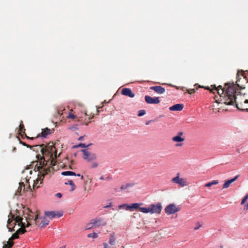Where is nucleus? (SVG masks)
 <instances>
[{
  "label": "nucleus",
  "mask_w": 248,
  "mask_h": 248,
  "mask_svg": "<svg viewBox=\"0 0 248 248\" xmlns=\"http://www.w3.org/2000/svg\"><path fill=\"white\" fill-rule=\"evenodd\" d=\"M30 173L31 174V170H30Z\"/></svg>",
  "instance_id": "58"
},
{
  "label": "nucleus",
  "mask_w": 248,
  "mask_h": 248,
  "mask_svg": "<svg viewBox=\"0 0 248 248\" xmlns=\"http://www.w3.org/2000/svg\"><path fill=\"white\" fill-rule=\"evenodd\" d=\"M91 224L94 225L95 227H100L105 226L107 224V222L104 218H98L91 220Z\"/></svg>",
  "instance_id": "9"
},
{
  "label": "nucleus",
  "mask_w": 248,
  "mask_h": 248,
  "mask_svg": "<svg viewBox=\"0 0 248 248\" xmlns=\"http://www.w3.org/2000/svg\"><path fill=\"white\" fill-rule=\"evenodd\" d=\"M67 117L70 119H74L76 117V116L73 114L69 113Z\"/></svg>",
  "instance_id": "35"
},
{
  "label": "nucleus",
  "mask_w": 248,
  "mask_h": 248,
  "mask_svg": "<svg viewBox=\"0 0 248 248\" xmlns=\"http://www.w3.org/2000/svg\"><path fill=\"white\" fill-rule=\"evenodd\" d=\"M248 199V194H247L242 199L241 204H243L247 201Z\"/></svg>",
  "instance_id": "33"
},
{
  "label": "nucleus",
  "mask_w": 248,
  "mask_h": 248,
  "mask_svg": "<svg viewBox=\"0 0 248 248\" xmlns=\"http://www.w3.org/2000/svg\"><path fill=\"white\" fill-rule=\"evenodd\" d=\"M49 220L47 219L46 217H39L38 224H36L41 228H44L49 224Z\"/></svg>",
  "instance_id": "13"
},
{
  "label": "nucleus",
  "mask_w": 248,
  "mask_h": 248,
  "mask_svg": "<svg viewBox=\"0 0 248 248\" xmlns=\"http://www.w3.org/2000/svg\"><path fill=\"white\" fill-rule=\"evenodd\" d=\"M184 108V105L182 104H177L170 107L169 109L170 111H181Z\"/></svg>",
  "instance_id": "19"
},
{
  "label": "nucleus",
  "mask_w": 248,
  "mask_h": 248,
  "mask_svg": "<svg viewBox=\"0 0 248 248\" xmlns=\"http://www.w3.org/2000/svg\"><path fill=\"white\" fill-rule=\"evenodd\" d=\"M201 225H199L198 226H196V227H195L194 228V230H197L199 229V228H200V227H201Z\"/></svg>",
  "instance_id": "43"
},
{
  "label": "nucleus",
  "mask_w": 248,
  "mask_h": 248,
  "mask_svg": "<svg viewBox=\"0 0 248 248\" xmlns=\"http://www.w3.org/2000/svg\"><path fill=\"white\" fill-rule=\"evenodd\" d=\"M85 115H87V114L85 112Z\"/></svg>",
  "instance_id": "57"
},
{
  "label": "nucleus",
  "mask_w": 248,
  "mask_h": 248,
  "mask_svg": "<svg viewBox=\"0 0 248 248\" xmlns=\"http://www.w3.org/2000/svg\"><path fill=\"white\" fill-rule=\"evenodd\" d=\"M89 123V122L86 123V124H86V125H88V123Z\"/></svg>",
  "instance_id": "55"
},
{
  "label": "nucleus",
  "mask_w": 248,
  "mask_h": 248,
  "mask_svg": "<svg viewBox=\"0 0 248 248\" xmlns=\"http://www.w3.org/2000/svg\"><path fill=\"white\" fill-rule=\"evenodd\" d=\"M196 90L194 89H190L187 90V92L189 94H192L195 92Z\"/></svg>",
  "instance_id": "34"
},
{
  "label": "nucleus",
  "mask_w": 248,
  "mask_h": 248,
  "mask_svg": "<svg viewBox=\"0 0 248 248\" xmlns=\"http://www.w3.org/2000/svg\"><path fill=\"white\" fill-rule=\"evenodd\" d=\"M56 196L59 198H61L62 196V195L60 193H58L56 194Z\"/></svg>",
  "instance_id": "40"
},
{
  "label": "nucleus",
  "mask_w": 248,
  "mask_h": 248,
  "mask_svg": "<svg viewBox=\"0 0 248 248\" xmlns=\"http://www.w3.org/2000/svg\"><path fill=\"white\" fill-rule=\"evenodd\" d=\"M53 130L48 128L43 129L41 136L43 138H46L47 135L51 134Z\"/></svg>",
  "instance_id": "20"
},
{
  "label": "nucleus",
  "mask_w": 248,
  "mask_h": 248,
  "mask_svg": "<svg viewBox=\"0 0 248 248\" xmlns=\"http://www.w3.org/2000/svg\"><path fill=\"white\" fill-rule=\"evenodd\" d=\"M218 180H214L212 182H209L205 184V187H210L213 185H217L218 184Z\"/></svg>",
  "instance_id": "25"
},
{
  "label": "nucleus",
  "mask_w": 248,
  "mask_h": 248,
  "mask_svg": "<svg viewBox=\"0 0 248 248\" xmlns=\"http://www.w3.org/2000/svg\"><path fill=\"white\" fill-rule=\"evenodd\" d=\"M65 184L70 185V186H71V189L70 191H71L74 190L76 189V186L72 180H69L67 183H65Z\"/></svg>",
  "instance_id": "26"
},
{
  "label": "nucleus",
  "mask_w": 248,
  "mask_h": 248,
  "mask_svg": "<svg viewBox=\"0 0 248 248\" xmlns=\"http://www.w3.org/2000/svg\"><path fill=\"white\" fill-rule=\"evenodd\" d=\"M40 151L43 155V158L40 160V165L35 166V171H38V178L34 180L33 185V189L39 187L38 183L39 181L43 180L45 175L49 173L52 172L54 170L53 166L56 164V160L57 157V150L53 142H50L45 146V148H41ZM41 184L40 182V184Z\"/></svg>",
  "instance_id": "2"
},
{
  "label": "nucleus",
  "mask_w": 248,
  "mask_h": 248,
  "mask_svg": "<svg viewBox=\"0 0 248 248\" xmlns=\"http://www.w3.org/2000/svg\"><path fill=\"white\" fill-rule=\"evenodd\" d=\"M40 137V135H38L36 136V138H33V137H32V138H29V137L26 136V137H27L28 139H31V140H34V139H37V138H39V137Z\"/></svg>",
  "instance_id": "39"
},
{
  "label": "nucleus",
  "mask_w": 248,
  "mask_h": 248,
  "mask_svg": "<svg viewBox=\"0 0 248 248\" xmlns=\"http://www.w3.org/2000/svg\"><path fill=\"white\" fill-rule=\"evenodd\" d=\"M84 136H81L78 138L79 140H83Z\"/></svg>",
  "instance_id": "46"
},
{
  "label": "nucleus",
  "mask_w": 248,
  "mask_h": 248,
  "mask_svg": "<svg viewBox=\"0 0 248 248\" xmlns=\"http://www.w3.org/2000/svg\"><path fill=\"white\" fill-rule=\"evenodd\" d=\"M162 209V206L161 203L160 202L157 203L156 204H151L148 207H142L140 208L139 210L143 213L147 214L150 213L151 214H160Z\"/></svg>",
  "instance_id": "4"
},
{
  "label": "nucleus",
  "mask_w": 248,
  "mask_h": 248,
  "mask_svg": "<svg viewBox=\"0 0 248 248\" xmlns=\"http://www.w3.org/2000/svg\"><path fill=\"white\" fill-rule=\"evenodd\" d=\"M12 219L11 218H9L7 221V227L9 232L14 231L15 230L14 229L15 225H16L17 222H16L15 218L16 216L15 215H12Z\"/></svg>",
  "instance_id": "10"
},
{
  "label": "nucleus",
  "mask_w": 248,
  "mask_h": 248,
  "mask_svg": "<svg viewBox=\"0 0 248 248\" xmlns=\"http://www.w3.org/2000/svg\"><path fill=\"white\" fill-rule=\"evenodd\" d=\"M82 152L83 154V158L84 159L87 160L88 161H91L95 159L96 155L95 154L91 153L85 149L82 150Z\"/></svg>",
  "instance_id": "8"
},
{
  "label": "nucleus",
  "mask_w": 248,
  "mask_h": 248,
  "mask_svg": "<svg viewBox=\"0 0 248 248\" xmlns=\"http://www.w3.org/2000/svg\"><path fill=\"white\" fill-rule=\"evenodd\" d=\"M62 175L64 176H69V175H76V174L75 172L71 171H63L61 173Z\"/></svg>",
  "instance_id": "24"
},
{
  "label": "nucleus",
  "mask_w": 248,
  "mask_h": 248,
  "mask_svg": "<svg viewBox=\"0 0 248 248\" xmlns=\"http://www.w3.org/2000/svg\"><path fill=\"white\" fill-rule=\"evenodd\" d=\"M20 143L21 144H22L23 145L27 146V147L30 148H31L33 147H39V148L41 149V148H45V146H46V145H45L44 144H42V145H35L34 146H31L30 145L27 144L25 142H24L21 140H20Z\"/></svg>",
  "instance_id": "21"
},
{
  "label": "nucleus",
  "mask_w": 248,
  "mask_h": 248,
  "mask_svg": "<svg viewBox=\"0 0 248 248\" xmlns=\"http://www.w3.org/2000/svg\"><path fill=\"white\" fill-rule=\"evenodd\" d=\"M133 186H134L133 184L128 183V184H126L124 185H122L121 186L120 189L122 190H123L127 189L129 187Z\"/></svg>",
  "instance_id": "28"
},
{
  "label": "nucleus",
  "mask_w": 248,
  "mask_h": 248,
  "mask_svg": "<svg viewBox=\"0 0 248 248\" xmlns=\"http://www.w3.org/2000/svg\"><path fill=\"white\" fill-rule=\"evenodd\" d=\"M25 128L24 127V126L22 123V122H21V123L19 125V132L21 135L22 133H25Z\"/></svg>",
  "instance_id": "27"
},
{
  "label": "nucleus",
  "mask_w": 248,
  "mask_h": 248,
  "mask_svg": "<svg viewBox=\"0 0 248 248\" xmlns=\"http://www.w3.org/2000/svg\"><path fill=\"white\" fill-rule=\"evenodd\" d=\"M98 166V164L96 162H94L92 165V168H94Z\"/></svg>",
  "instance_id": "38"
},
{
  "label": "nucleus",
  "mask_w": 248,
  "mask_h": 248,
  "mask_svg": "<svg viewBox=\"0 0 248 248\" xmlns=\"http://www.w3.org/2000/svg\"><path fill=\"white\" fill-rule=\"evenodd\" d=\"M150 89L154 91L158 94H163L165 93V88L160 86H151Z\"/></svg>",
  "instance_id": "15"
},
{
  "label": "nucleus",
  "mask_w": 248,
  "mask_h": 248,
  "mask_svg": "<svg viewBox=\"0 0 248 248\" xmlns=\"http://www.w3.org/2000/svg\"><path fill=\"white\" fill-rule=\"evenodd\" d=\"M90 145H86L84 143H80L78 146V147H82V148H85V147H88Z\"/></svg>",
  "instance_id": "36"
},
{
  "label": "nucleus",
  "mask_w": 248,
  "mask_h": 248,
  "mask_svg": "<svg viewBox=\"0 0 248 248\" xmlns=\"http://www.w3.org/2000/svg\"><path fill=\"white\" fill-rule=\"evenodd\" d=\"M141 205H142V203H134L131 205L128 204V206H126V210L130 211H133L136 209L139 210V208H140V206Z\"/></svg>",
  "instance_id": "14"
},
{
  "label": "nucleus",
  "mask_w": 248,
  "mask_h": 248,
  "mask_svg": "<svg viewBox=\"0 0 248 248\" xmlns=\"http://www.w3.org/2000/svg\"><path fill=\"white\" fill-rule=\"evenodd\" d=\"M76 175L78 176H80V174H76Z\"/></svg>",
  "instance_id": "53"
},
{
  "label": "nucleus",
  "mask_w": 248,
  "mask_h": 248,
  "mask_svg": "<svg viewBox=\"0 0 248 248\" xmlns=\"http://www.w3.org/2000/svg\"><path fill=\"white\" fill-rule=\"evenodd\" d=\"M26 223H30V226L32 224H38L39 215L38 212H32L31 209L27 208L23 211Z\"/></svg>",
  "instance_id": "3"
},
{
  "label": "nucleus",
  "mask_w": 248,
  "mask_h": 248,
  "mask_svg": "<svg viewBox=\"0 0 248 248\" xmlns=\"http://www.w3.org/2000/svg\"><path fill=\"white\" fill-rule=\"evenodd\" d=\"M150 123V121H148V122H147L146 123V124H148Z\"/></svg>",
  "instance_id": "51"
},
{
  "label": "nucleus",
  "mask_w": 248,
  "mask_h": 248,
  "mask_svg": "<svg viewBox=\"0 0 248 248\" xmlns=\"http://www.w3.org/2000/svg\"><path fill=\"white\" fill-rule=\"evenodd\" d=\"M122 93L125 96L133 98L135 96V93L129 88H124L122 89Z\"/></svg>",
  "instance_id": "16"
},
{
  "label": "nucleus",
  "mask_w": 248,
  "mask_h": 248,
  "mask_svg": "<svg viewBox=\"0 0 248 248\" xmlns=\"http://www.w3.org/2000/svg\"><path fill=\"white\" fill-rule=\"evenodd\" d=\"M23 218L20 216H16V217L15 218L16 222H17L19 226L21 227L20 228L16 231L18 234H23L26 232L25 228L30 226V223H26L25 222L23 221Z\"/></svg>",
  "instance_id": "5"
},
{
  "label": "nucleus",
  "mask_w": 248,
  "mask_h": 248,
  "mask_svg": "<svg viewBox=\"0 0 248 248\" xmlns=\"http://www.w3.org/2000/svg\"><path fill=\"white\" fill-rule=\"evenodd\" d=\"M18 233L16 232L15 233H14L12 236L10 238V240H13L15 239H17L19 237Z\"/></svg>",
  "instance_id": "29"
},
{
  "label": "nucleus",
  "mask_w": 248,
  "mask_h": 248,
  "mask_svg": "<svg viewBox=\"0 0 248 248\" xmlns=\"http://www.w3.org/2000/svg\"><path fill=\"white\" fill-rule=\"evenodd\" d=\"M179 176L180 173H178L177 174V176L175 177L172 179L171 182L174 183L178 184L180 186L182 187L187 186V184L186 180L184 179L180 178Z\"/></svg>",
  "instance_id": "7"
},
{
  "label": "nucleus",
  "mask_w": 248,
  "mask_h": 248,
  "mask_svg": "<svg viewBox=\"0 0 248 248\" xmlns=\"http://www.w3.org/2000/svg\"><path fill=\"white\" fill-rule=\"evenodd\" d=\"M94 117L93 115H92V116L90 117H89V120H91V119L93 118V117Z\"/></svg>",
  "instance_id": "49"
},
{
  "label": "nucleus",
  "mask_w": 248,
  "mask_h": 248,
  "mask_svg": "<svg viewBox=\"0 0 248 248\" xmlns=\"http://www.w3.org/2000/svg\"><path fill=\"white\" fill-rule=\"evenodd\" d=\"M14 245V242L13 240H10V238L9 240L7 241V244L4 245L3 246V248H11Z\"/></svg>",
  "instance_id": "23"
},
{
  "label": "nucleus",
  "mask_w": 248,
  "mask_h": 248,
  "mask_svg": "<svg viewBox=\"0 0 248 248\" xmlns=\"http://www.w3.org/2000/svg\"><path fill=\"white\" fill-rule=\"evenodd\" d=\"M83 178H84L83 176V175H81V179H83Z\"/></svg>",
  "instance_id": "52"
},
{
  "label": "nucleus",
  "mask_w": 248,
  "mask_h": 248,
  "mask_svg": "<svg viewBox=\"0 0 248 248\" xmlns=\"http://www.w3.org/2000/svg\"><path fill=\"white\" fill-rule=\"evenodd\" d=\"M244 210H248V203H247V204L244 206Z\"/></svg>",
  "instance_id": "41"
},
{
  "label": "nucleus",
  "mask_w": 248,
  "mask_h": 248,
  "mask_svg": "<svg viewBox=\"0 0 248 248\" xmlns=\"http://www.w3.org/2000/svg\"><path fill=\"white\" fill-rule=\"evenodd\" d=\"M100 179L101 180H103L105 179V178H104V176H101V177H100Z\"/></svg>",
  "instance_id": "48"
},
{
  "label": "nucleus",
  "mask_w": 248,
  "mask_h": 248,
  "mask_svg": "<svg viewBox=\"0 0 248 248\" xmlns=\"http://www.w3.org/2000/svg\"><path fill=\"white\" fill-rule=\"evenodd\" d=\"M97 236H98L97 234L95 232L90 233L88 235V237H89V238L92 237L93 238H97Z\"/></svg>",
  "instance_id": "30"
},
{
  "label": "nucleus",
  "mask_w": 248,
  "mask_h": 248,
  "mask_svg": "<svg viewBox=\"0 0 248 248\" xmlns=\"http://www.w3.org/2000/svg\"><path fill=\"white\" fill-rule=\"evenodd\" d=\"M16 150V148L15 147H14V148H13V151H15Z\"/></svg>",
  "instance_id": "54"
},
{
  "label": "nucleus",
  "mask_w": 248,
  "mask_h": 248,
  "mask_svg": "<svg viewBox=\"0 0 248 248\" xmlns=\"http://www.w3.org/2000/svg\"><path fill=\"white\" fill-rule=\"evenodd\" d=\"M112 179V177L111 176H108L106 178V180L109 181Z\"/></svg>",
  "instance_id": "42"
},
{
  "label": "nucleus",
  "mask_w": 248,
  "mask_h": 248,
  "mask_svg": "<svg viewBox=\"0 0 248 248\" xmlns=\"http://www.w3.org/2000/svg\"><path fill=\"white\" fill-rule=\"evenodd\" d=\"M22 187H24V189H25V186L23 182L19 183V186L16 192V195H20V193L22 191Z\"/></svg>",
  "instance_id": "22"
},
{
  "label": "nucleus",
  "mask_w": 248,
  "mask_h": 248,
  "mask_svg": "<svg viewBox=\"0 0 248 248\" xmlns=\"http://www.w3.org/2000/svg\"><path fill=\"white\" fill-rule=\"evenodd\" d=\"M182 145H183L182 143L177 144L176 146H182Z\"/></svg>",
  "instance_id": "47"
},
{
  "label": "nucleus",
  "mask_w": 248,
  "mask_h": 248,
  "mask_svg": "<svg viewBox=\"0 0 248 248\" xmlns=\"http://www.w3.org/2000/svg\"><path fill=\"white\" fill-rule=\"evenodd\" d=\"M184 133L183 132H179L177 135L172 138V140L174 142H182L185 140L184 137H183Z\"/></svg>",
  "instance_id": "12"
},
{
  "label": "nucleus",
  "mask_w": 248,
  "mask_h": 248,
  "mask_svg": "<svg viewBox=\"0 0 248 248\" xmlns=\"http://www.w3.org/2000/svg\"><path fill=\"white\" fill-rule=\"evenodd\" d=\"M104 248H108V245L107 243H104Z\"/></svg>",
  "instance_id": "45"
},
{
  "label": "nucleus",
  "mask_w": 248,
  "mask_h": 248,
  "mask_svg": "<svg viewBox=\"0 0 248 248\" xmlns=\"http://www.w3.org/2000/svg\"><path fill=\"white\" fill-rule=\"evenodd\" d=\"M126 206H128V204H122L121 205H119V208L120 209L124 208H125L126 209Z\"/></svg>",
  "instance_id": "37"
},
{
  "label": "nucleus",
  "mask_w": 248,
  "mask_h": 248,
  "mask_svg": "<svg viewBox=\"0 0 248 248\" xmlns=\"http://www.w3.org/2000/svg\"><path fill=\"white\" fill-rule=\"evenodd\" d=\"M239 87L238 84L228 82L225 83L224 87L221 86L217 87L214 85L204 88L213 93L214 91L217 92L220 96V101L225 105H235L240 110L248 111V108L245 105L248 104V100L244 98V95H242Z\"/></svg>",
  "instance_id": "1"
},
{
  "label": "nucleus",
  "mask_w": 248,
  "mask_h": 248,
  "mask_svg": "<svg viewBox=\"0 0 248 248\" xmlns=\"http://www.w3.org/2000/svg\"><path fill=\"white\" fill-rule=\"evenodd\" d=\"M111 206H112V204H111V203H110L109 204V205L104 206V208H108V207H111Z\"/></svg>",
  "instance_id": "44"
},
{
  "label": "nucleus",
  "mask_w": 248,
  "mask_h": 248,
  "mask_svg": "<svg viewBox=\"0 0 248 248\" xmlns=\"http://www.w3.org/2000/svg\"><path fill=\"white\" fill-rule=\"evenodd\" d=\"M180 207L177 206L175 204L171 203L168 205L165 208V213L168 215H171L179 212Z\"/></svg>",
  "instance_id": "6"
},
{
  "label": "nucleus",
  "mask_w": 248,
  "mask_h": 248,
  "mask_svg": "<svg viewBox=\"0 0 248 248\" xmlns=\"http://www.w3.org/2000/svg\"><path fill=\"white\" fill-rule=\"evenodd\" d=\"M73 160H71V165H73Z\"/></svg>",
  "instance_id": "50"
},
{
  "label": "nucleus",
  "mask_w": 248,
  "mask_h": 248,
  "mask_svg": "<svg viewBox=\"0 0 248 248\" xmlns=\"http://www.w3.org/2000/svg\"><path fill=\"white\" fill-rule=\"evenodd\" d=\"M145 100L146 102L150 104H157L160 103L159 97H152L149 95H146L145 96Z\"/></svg>",
  "instance_id": "11"
},
{
  "label": "nucleus",
  "mask_w": 248,
  "mask_h": 248,
  "mask_svg": "<svg viewBox=\"0 0 248 248\" xmlns=\"http://www.w3.org/2000/svg\"><path fill=\"white\" fill-rule=\"evenodd\" d=\"M45 215L46 217H48L50 218H53L56 216L61 217L62 216V213L56 214L54 211H46Z\"/></svg>",
  "instance_id": "17"
},
{
  "label": "nucleus",
  "mask_w": 248,
  "mask_h": 248,
  "mask_svg": "<svg viewBox=\"0 0 248 248\" xmlns=\"http://www.w3.org/2000/svg\"><path fill=\"white\" fill-rule=\"evenodd\" d=\"M69 168H70V169H73V168H72V167H71V166H70Z\"/></svg>",
  "instance_id": "56"
},
{
  "label": "nucleus",
  "mask_w": 248,
  "mask_h": 248,
  "mask_svg": "<svg viewBox=\"0 0 248 248\" xmlns=\"http://www.w3.org/2000/svg\"><path fill=\"white\" fill-rule=\"evenodd\" d=\"M238 177H239L238 175H236L235 176L234 178L231 179L230 180H228L227 181H226L224 183V184L223 185L222 188L226 189V188H228L230 186L231 184L232 183L235 182L238 179Z\"/></svg>",
  "instance_id": "18"
},
{
  "label": "nucleus",
  "mask_w": 248,
  "mask_h": 248,
  "mask_svg": "<svg viewBox=\"0 0 248 248\" xmlns=\"http://www.w3.org/2000/svg\"><path fill=\"white\" fill-rule=\"evenodd\" d=\"M146 112H145V110H140L139 111V113H138V116L139 117H141L143 115H144L145 114Z\"/></svg>",
  "instance_id": "31"
},
{
  "label": "nucleus",
  "mask_w": 248,
  "mask_h": 248,
  "mask_svg": "<svg viewBox=\"0 0 248 248\" xmlns=\"http://www.w3.org/2000/svg\"><path fill=\"white\" fill-rule=\"evenodd\" d=\"M115 239L113 237H111L109 241V243L111 245H113L115 243Z\"/></svg>",
  "instance_id": "32"
}]
</instances>
